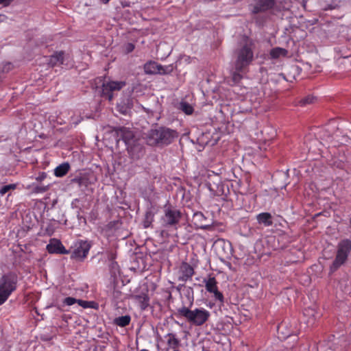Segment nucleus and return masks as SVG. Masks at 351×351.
Segmentation results:
<instances>
[{
    "mask_svg": "<svg viewBox=\"0 0 351 351\" xmlns=\"http://www.w3.org/2000/svg\"><path fill=\"white\" fill-rule=\"evenodd\" d=\"M178 132L166 127L152 129L146 134V142L150 146L164 147L170 145L178 138Z\"/></svg>",
    "mask_w": 351,
    "mask_h": 351,
    "instance_id": "nucleus-1",
    "label": "nucleus"
},
{
    "mask_svg": "<svg viewBox=\"0 0 351 351\" xmlns=\"http://www.w3.org/2000/svg\"><path fill=\"white\" fill-rule=\"evenodd\" d=\"M254 41L245 37L244 43L237 50L235 66L238 71H245L254 60Z\"/></svg>",
    "mask_w": 351,
    "mask_h": 351,
    "instance_id": "nucleus-2",
    "label": "nucleus"
},
{
    "mask_svg": "<svg viewBox=\"0 0 351 351\" xmlns=\"http://www.w3.org/2000/svg\"><path fill=\"white\" fill-rule=\"evenodd\" d=\"M176 315L178 317L185 318L187 322L197 326L204 324L210 317L209 311L203 308L190 310L186 306H182L177 309Z\"/></svg>",
    "mask_w": 351,
    "mask_h": 351,
    "instance_id": "nucleus-3",
    "label": "nucleus"
},
{
    "mask_svg": "<svg viewBox=\"0 0 351 351\" xmlns=\"http://www.w3.org/2000/svg\"><path fill=\"white\" fill-rule=\"evenodd\" d=\"M19 277L16 272L8 271L0 277V306L16 290Z\"/></svg>",
    "mask_w": 351,
    "mask_h": 351,
    "instance_id": "nucleus-4",
    "label": "nucleus"
},
{
    "mask_svg": "<svg viewBox=\"0 0 351 351\" xmlns=\"http://www.w3.org/2000/svg\"><path fill=\"white\" fill-rule=\"evenodd\" d=\"M351 251V241L343 239L337 245V252L335 261L330 266L331 271H336L347 260Z\"/></svg>",
    "mask_w": 351,
    "mask_h": 351,
    "instance_id": "nucleus-5",
    "label": "nucleus"
},
{
    "mask_svg": "<svg viewBox=\"0 0 351 351\" xmlns=\"http://www.w3.org/2000/svg\"><path fill=\"white\" fill-rule=\"evenodd\" d=\"M182 214L177 208L171 205H165L164 207V215L162 217V222L165 227H174L179 223Z\"/></svg>",
    "mask_w": 351,
    "mask_h": 351,
    "instance_id": "nucleus-6",
    "label": "nucleus"
},
{
    "mask_svg": "<svg viewBox=\"0 0 351 351\" xmlns=\"http://www.w3.org/2000/svg\"><path fill=\"white\" fill-rule=\"evenodd\" d=\"M91 247V243L88 241L79 240L74 243L71 258L82 261L87 256Z\"/></svg>",
    "mask_w": 351,
    "mask_h": 351,
    "instance_id": "nucleus-7",
    "label": "nucleus"
},
{
    "mask_svg": "<svg viewBox=\"0 0 351 351\" xmlns=\"http://www.w3.org/2000/svg\"><path fill=\"white\" fill-rule=\"evenodd\" d=\"M125 86V82L111 81L102 84L101 96L109 101L113 99V91L120 90Z\"/></svg>",
    "mask_w": 351,
    "mask_h": 351,
    "instance_id": "nucleus-8",
    "label": "nucleus"
},
{
    "mask_svg": "<svg viewBox=\"0 0 351 351\" xmlns=\"http://www.w3.org/2000/svg\"><path fill=\"white\" fill-rule=\"evenodd\" d=\"M144 71L148 75H165L171 73L170 66H163L154 61H149L144 64Z\"/></svg>",
    "mask_w": 351,
    "mask_h": 351,
    "instance_id": "nucleus-9",
    "label": "nucleus"
},
{
    "mask_svg": "<svg viewBox=\"0 0 351 351\" xmlns=\"http://www.w3.org/2000/svg\"><path fill=\"white\" fill-rule=\"evenodd\" d=\"M205 283L206 290L214 294V298L216 300L219 301L221 303L223 302V295L218 290L217 282L215 277L209 276L207 279H204Z\"/></svg>",
    "mask_w": 351,
    "mask_h": 351,
    "instance_id": "nucleus-10",
    "label": "nucleus"
},
{
    "mask_svg": "<svg viewBox=\"0 0 351 351\" xmlns=\"http://www.w3.org/2000/svg\"><path fill=\"white\" fill-rule=\"evenodd\" d=\"M275 4V0H254L251 12L252 14L265 12L274 8Z\"/></svg>",
    "mask_w": 351,
    "mask_h": 351,
    "instance_id": "nucleus-11",
    "label": "nucleus"
},
{
    "mask_svg": "<svg viewBox=\"0 0 351 351\" xmlns=\"http://www.w3.org/2000/svg\"><path fill=\"white\" fill-rule=\"evenodd\" d=\"M194 273V268L188 263L183 262L179 268L178 279L182 282H186L187 280L191 279Z\"/></svg>",
    "mask_w": 351,
    "mask_h": 351,
    "instance_id": "nucleus-12",
    "label": "nucleus"
},
{
    "mask_svg": "<svg viewBox=\"0 0 351 351\" xmlns=\"http://www.w3.org/2000/svg\"><path fill=\"white\" fill-rule=\"evenodd\" d=\"M47 250L50 254H68L69 250H66L62 243L56 239L50 240L49 243L47 245Z\"/></svg>",
    "mask_w": 351,
    "mask_h": 351,
    "instance_id": "nucleus-13",
    "label": "nucleus"
},
{
    "mask_svg": "<svg viewBox=\"0 0 351 351\" xmlns=\"http://www.w3.org/2000/svg\"><path fill=\"white\" fill-rule=\"evenodd\" d=\"M113 131L116 132L117 136L122 139L125 144L130 145L134 137V133L129 128L125 127L114 128Z\"/></svg>",
    "mask_w": 351,
    "mask_h": 351,
    "instance_id": "nucleus-14",
    "label": "nucleus"
},
{
    "mask_svg": "<svg viewBox=\"0 0 351 351\" xmlns=\"http://www.w3.org/2000/svg\"><path fill=\"white\" fill-rule=\"evenodd\" d=\"M206 219L202 212H196L193 215L192 222L196 228L208 230L211 228V226L206 223Z\"/></svg>",
    "mask_w": 351,
    "mask_h": 351,
    "instance_id": "nucleus-15",
    "label": "nucleus"
},
{
    "mask_svg": "<svg viewBox=\"0 0 351 351\" xmlns=\"http://www.w3.org/2000/svg\"><path fill=\"white\" fill-rule=\"evenodd\" d=\"M133 107V100L130 97L122 98L117 105V110L123 115L128 114Z\"/></svg>",
    "mask_w": 351,
    "mask_h": 351,
    "instance_id": "nucleus-16",
    "label": "nucleus"
},
{
    "mask_svg": "<svg viewBox=\"0 0 351 351\" xmlns=\"http://www.w3.org/2000/svg\"><path fill=\"white\" fill-rule=\"evenodd\" d=\"M256 219L259 224L264 225L266 227L273 224V217L269 213H261L257 215Z\"/></svg>",
    "mask_w": 351,
    "mask_h": 351,
    "instance_id": "nucleus-17",
    "label": "nucleus"
},
{
    "mask_svg": "<svg viewBox=\"0 0 351 351\" xmlns=\"http://www.w3.org/2000/svg\"><path fill=\"white\" fill-rule=\"evenodd\" d=\"M64 62V52L58 51L54 53L49 57V64L51 66H54L58 64H62Z\"/></svg>",
    "mask_w": 351,
    "mask_h": 351,
    "instance_id": "nucleus-18",
    "label": "nucleus"
},
{
    "mask_svg": "<svg viewBox=\"0 0 351 351\" xmlns=\"http://www.w3.org/2000/svg\"><path fill=\"white\" fill-rule=\"evenodd\" d=\"M165 337L167 339V343L168 345L167 351H168L169 348L177 350L176 348L180 345V341L176 337V335L173 333H168Z\"/></svg>",
    "mask_w": 351,
    "mask_h": 351,
    "instance_id": "nucleus-19",
    "label": "nucleus"
},
{
    "mask_svg": "<svg viewBox=\"0 0 351 351\" xmlns=\"http://www.w3.org/2000/svg\"><path fill=\"white\" fill-rule=\"evenodd\" d=\"M71 184H76L80 188H86L88 185V178L85 176H77L71 180Z\"/></svg>",
    "mask_w": 351,
    "mask_h": 351,
    "instance_id": "nucleus-20",
    "label": "nucleus"
},
{
    "mask_svg": "<svg viewBox=\"0 0 351 351\" xmlns=\"http://www.w3.org/2000/svg\"><path fill=\"white\" fill-rule=\"evenodd\" d=\"M134 298L139 303L140 307L142 310H145L149 305V298L146 293L136 295H134Z\"/></svg>",
    "mask_w": 351,
    "mask_h": 351,
    "instance_id": "nucleus-21",
    "label": "nucleus"
},
{
    "mask_svg": "<svg viewBox=\"0 0 351 351\" xmlns=\"http://www.w3.org/2000/svg\"><path fill=\"white\" fill-rule=\"evenodd\" d=\"M288 54V51L284 48L281 47H274L271 49L269 52V55L271 58L272 59H277L280 57H285Z\"/></svg>",
    "mask_w": 351,
    "mask_h": 351,
    "instance_id": "nucleus-22",
    "label": "nucleus"
},
{
    "mask_svg": "<svg viewBox=\"0 0 351 351\" xmlns=\"http://www.w3.org/2000/svg\"><path fill=\"white\" fill-rule=\"evenodd\" d=\"M131 322V317L129 315H125L123 316H119L116 317L113 323L118 326L120 327H125L130 324Z\"/></svg>",
    "mask_w": 351,
    "mask_h": 351,
    "instance_id": "nucleus-23",
    "label": "nucleus"
},
{
    "mask_svg": "<svg viewBox=\"0 0 351 351\" xmlns=\"http://www.w3.org/2000/svg\"><path fill=\"white\" fill-rule=\"evenodd\" d=\"M70 165L68 162H64L58 166L54 170V174L56 177H62L69 171Z\"/></svg>",
    "mask_w": 351,
    "mask_h": 351,
    "instance_id": "nucleus-24",
    "label": "nucleus"
},
{
    "mask_svg": "<svg viewBox=\"0 0 351 351\" xmlns=\"http://www.w3.org/2000/svg\"><path fill=\"white\" fill-rule=\"evenodd\" d=\"M245 71H238L234 66V70L231 72V82L230 85H235L241 82L243 79L242 73Z\"/></svg>",
    "mask_w": 351,
    "mask_h": 351,
    "instance_id": "nucleus-25",
    "label": "nucleus"
},
{
    "mask_svg": "<svg viewBox=\"0 0 351 351\" xmlns=\"http://www.w3.org/2000/svg\"><path fill=\"white\" fill-rule=\"evenodd\" d=\"M154 218V212L150 209L147 210L145 212L144 219L143 221V227L145 228H149L151 226L152 223L153 222Z\"/></svg>",
    "mask_w": 351,
    "mask_h": 351,
    "instance_id": "nucleus-26",
    "label": "nucleus"
},
{
    "mask_svg": "<svg viewBox=\"0 0 351 351\" xmlns=\"http://www.w3.org/2000/svg\"><path fill=\"white\" fill-rule=\"evenodd\" d=\"M304 316L308 317V319L306 320L307 324H313L315 320V315L316 312L314 308H305L303 312Z\"/></svg>",
    "mask_w": 351,
    "mask_h": 351,
    "instance_id": "nucleus-27",
    "label": "nucleus"
},
{
    "mask_svg": "<svg viewBox=\"0 0 351 351\" xmlns=\"http://www.w3.org/2000/svg\"><path fill=\"white\" fill-rule=\"evenodd\" d=\"M179 109L187 115H190L193 112V106L186 101H182L179 104Z\"/></svg>",
    "mask_w": 351,
    "mask_h": 351,
    "instance_id": "nucleus-28",
    "label": "nucleus"
},
{
    "mask_svg": "<svg viewBox=\"0 0 351 351\" xmlns=\"http://www.w3.org/2000/svg\"><path fill=\"white\" fill-rule=\"evenodd\" d=\"M77 304L84 308H98V304L93 301H86L82 300H78Z\"/></svg>",
    "mask_w": 351,
    "mask_h": 351,
    "instance_id": "nucleus-29",
    "label": "nucleus"
},
{
    "mask_svg": "<svg viewBox=\"0 0 351 351\" xmlns=\"http://www.w3.org/2000/svg\"><path fill=\"white\" fill-rule=\"evenodd\" d=\"M315 99H316V98L315 97L311 96V95H308V96L301 99L298 101V104L301 106H305L313 104Z\"/></svg>",
    "mask_w": 351,
    "mask_h": 351,
    "instance_id": "nucleus-30",
    "label": "nucleus"
},
{
    "mask_svg": "<svg viewBox=\"0 0 351 351\" xmlns=\"http://www.w3.org/2000/svg\"><path fill=\"white\" fill-rule=\"evenodd\" d=\"M16 185L14 184L5 185L2 186L0 189V194L1 195H4L6 193H8L11 189H15Z\"/></svg>",
    "mask_w": 351,
    "mask_h": 351,
    "instance_id": "nucleus-31",
    "label": "nucleus"
},
{
    "mask_svg": "<svg viewBox=\"0 0 351 351\" xmlns=\"http://www.w3.org/2000/svg\"><path fill=\"white\" fill-rule=\"evenodd\" d=\"M49 189V185L36 186L33 189V191L36 193H41L46 192Z\"/></svg>",
    "mask_w": 351,
    "mask_h": 351,
    "instance_id": "nucleus-32",
    "label": "nucleus"
},
{
    "mask_svg": "<svg viewBox=\"0 0 351 351\" xmlns=\"http://www.w3.org/2000/svg\"><path fill=\"white\" fill-rule=\"evenodd\" d=\"M78 300L72 297H67L63 300V303L67 306H71L75 303H77Z\"/></svg>",
    "mask_w": 351,
    "mask_h": 351,
    "instance_id": "nucleus-33",
    "label": "nucleus"
},
{
    "mask_svg": "<svg viewBox=\"0 0 351 351\" xmlns=\"http://www.w3.org/2000/svg\"><path fill=\"white\" fill-rule=\"evenodd\" d=\"M134 49V45L132 43H127L125 46V51L127 53H131Z\"/></svg>",
    "mask_w": 351,
    "mask_h": 351,
    "instance_id": "nucleus-34",
    "label": "nucleus"
},
{
    "mask_svg": "<svg viewBox=\"0 0 351 351\" xmlns=\"http://www.w3.org/2000/svg\"><path fill=\"white\" fill-rule=\"evenodd\" d=\"M47 177V173L45 172H40L38 177H36V180L38 182H41L45 180Z\"/></svg>",
    "mask_w": 351,
    "mask_h": 351,
    "instance_id": "nucleus-35",
    "label": "nucleus"
},
{
    "mask_svg": "<svg viewBox=\"0 0 351 351\" xmlns=\"http://www.w3.org/2000/svg\"><path fill=\"white\" fill-rule=\"evenodd\" d=\"M217 244H222L223 245L222 247H223L225 245H226L227 247L230 248V244L229 243H226L223 240L219 241Z\"/></svg>",
    "mask_w": 351,
    "mask_h": 351,
    "instance_id": "nucleus-36",
    "label": "nucleus"
},
{
    "mask_svg": "<svg viewBox=\"0 0 351 351\" xmlns=\"http://www.w3.org/2000/svg\"><path fill=\"white\" fill-rule=\"evenodd\" d=\"M121 291L114 290L113 291V296L115 298H119V296L121 295Z\"/></svg>",
    "mask_w": 351,
    "mask_h": 351,
    "instance_id": "nucleus-37",
    "label": "nucleus"
},
{
    "mask_svg": "<svg viewBox=\"0 0 351 351\" xmlns=\"http://www.w3.org/2000/svg\"><path fill=\"white\" fill-rule=\"evenodd\" d=\"M51 338L50 337H47L45 335H41L40 336V339L43 340V341H49L51 340Z\"/></svg>",
    "mask_w": 351,
    "mask_h": 351,
    "instance_id": "nucleus-38",
    "label": "nucleus"
},
{
    "mask_svg": "<svg viewBox=\"0 0 351 351\" xmlns=\"http://www.w3.org/2000/svg\"><path fill=\"white\" fill-rule=\"evenodd\" d=\"M6 19V16L3 14H0V23L4 21V20Z\"/></svg>",
    "mask_w": 351,
    "mask_h": 351,
    "instance_id": "nucleus-39",
    "label": "nucleus"
},
{
    "mask_svg": "<svg viewBox=\"0 0 351 351\" xmlns=\"http://www.w3.org/2000/svg\"><path fill=\"white\" fill-rule=\"evenodd\" d=\"M208 187L210 191H215L214 186L212 185V184L210 182L208 183Z\"/></svg>",
    "mask_w": 351,
    "mask_h": 351,
    "instance_id": "nucleus-40",
    "label": "nucleus"
},
{
    "mask_svg": "<svg viewBox=\"0 0 351 351\" xmlns=\"http://www.w3.org/2000/svg\"><path fill=\"white\" fill-rule=\"evenodd\" d=\"M110 0H101V1L104 3V4H107L108 2H109Z\"/></svg>",
    "mask_w": 351,
    "mask_h": 351,
    "instance_id": "nucleus-41",
    "label": "nucleus"
},
{
    "mask_svg": "<svg viewBox=\"0 0 351 351\" xmlns=\"http://www.w3.org/2000/svg\"><path fill=\"white\" fill-rule=\"evenodd\" d=\"M184 283L185 282H182V284L179 285L178 289H181V287H184Z\"/></svg>",
    "mask_w": 351,
    "mask_h": 351,
    "instance_id": "nucleus-42",
    "label": "nucleus"
},
{
    "mask_svg": "<svg viewBox=\"0 0 351 351\" xmlns=\"http://www.w3.org/2000/svg\"><path fill=\"white\" fill-rule=\"evenodd\" d=\"M143 110H144L145 112H149V110H147L145 108L143 107Z\"/></svg>",
    "mask_w": 351,
    "mask_h": 351,
    "instance_id": "nucleus-43",
    "label": "nucleus"
},
{
    "mask_svg": "<svg viewBox=\"0 0 351 351\" xmlns=\"http://www.w3.org/2000/svg\"><path fill=\"white\" fill-rule=\"evenodd\" d=\"M217 186V188L219 189V186L218 185V184H216Z\"/></svg>",
    "mask_w": 351,
    "mask_h": 351,
    "instance_id": "nucleus-44",
    "label": "nucleus"
},
{
    "mask_svg": "<svg viewBox=\"0 0 351 351\" xmlns=\"http://www.w3.org/2000/svg\"><path fill=\"white\" fill-rule=\"evenodd\" d=\"M216 178L219 180L218 176H216Z\"/></svg>",
    "mask_w": 351,
    "mask_h": 351,
    "instance_id": "nucleus-45",
    "label": "nucleus"
},
{
    "mask_svg": "<svg viewBox=\"0 0 351 351\" xmlns=\"http://www.w3.org/2000/svg\"><path fill=\"white\" fill-rule=\"evenodd\" d=\"M173 351H179L178 350H174Z\"/></svg>",
    "mask_w": 351,
    "mask_h": 351,
    "instance_id": "nucleus-46",
    "label": "nucleus"
}]
</instances>
